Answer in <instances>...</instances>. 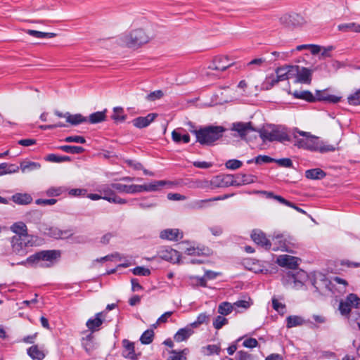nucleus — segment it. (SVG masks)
Here are the masks:
<instances>
[{"label":"nucleus","instance_id":"1","mask_svg":"<svg viewBox=\"0 0 360 360\" xmlns=\"http://www.w3.org/2000/svg\"><path fill=\"white\" fill-rule=\"evenodd\" d=\"M292 136L294 145L299 148L326 153L334 151L337 147L319 139L309 132L301 131L297 128L292 129Z\"/></svg>","mask_w":360,"mask_h":360},{"label":"nucleus","instance_id":"2","mask_svg":"<svg viewBox=\"0 0 360 360\" xmlns=\"http://www.w3.org/2000/svg\"><path fill=\"white\" fill-rule=\"evenodd\" d=\"M152 39L153 36L146 29L137 27L119 35L117 43L122 47L136 51L148 44Z\"/></svg>","mask_w":360,"mask_h":360},{"label":"nucleus","instance_id":"3","mask_svg":"<svg viewBox=\"0 0 360 360\" xmlns=\"http://www.w3.org/2000/svg\"><path fill=\"white\" fill-rule=\"evenodd\" d=\"M225 131V128L221 126H210L192 132L200 143L210 145L219 139Z\"/></svg>","mask_w":360,"mask_h":360},{"label":"nucleus","instance_id":"4","mask_svg":"<svg viewBox=\"0 0 360 360\" xmlns=\"http://www.w3.org/2000/svg\"><path fill=\"white\" fill-rule=\"evenodd\" d=\"M60 257V252L58 250H42L32 255H30L26 260L22 261L18 264L25 266L26 264H36L39 262H45V267L51 266L53 263Z\"/></svg>","mask_w":360,"mask_h":360},{"label":"nucleus","instance_id":"5","mask_svg":"<svg viewBox=\"0 0 360 360\" xmlns=\"http://www.w3.org/2000/svg\"><path fill=\"white\" fill-rule=\"evenodd\" d=\"M307 278V273L302 270H299L295 274L288 273L283 276L282 283L288 288L300 290L304 286Z\"/></svg>","mask_w":360,"mask_h":360},{"label":"nucleus","instance_id":"6","mask_svg":"<svg viewBox=\"0 0 360 360\" xmlns=\"http://www.w3.org/2000/svg\"><path fill=\"white\" fill-rule=\"evenodd\" d=\"M259 135L263 141H284L290 140L285 129L278 127L264 128L260 131Z\"/></svg>","mask_w":360,"mask_h":360},{"label":"nucleus","instance_id":"7","mask_svg":"<svg viewBox=\"0 0 360 360\" xmlns=\"http://www.w3.org/2000/svg\"><path fill=\"white\" fill-rule=\"evenodd\" d=\"M297 65H285L276 70V77L271 79V86H274L280 81H285L295 77L297 74Z\"/></svg>","mask_w":360,"mask_h":360},{"label":"nucleus","instance_id":"8","mask_svg":"<svg viewBox=\"0 0 360 360\" xmlns=\"http://www.w3.org/2000/svg\"><path fill=\"white\" fill-rule=\"evenodd\" d=\"M236 64L234 60L228 55H218L213 58L209 68L224 72Z\"/></svg>","mask_w":360,"mask_h":360},{"label":"nucleus","instance_id":"9","mask_svg":"<svg viewBox=\"0 0 360 360\" xmlns=\"http://www.w3.org/2000/svg\"><path fill=\"white\" fill-rule=\"evenodd\" d=\"M352 308L360 309V297L354 293L349 294L339 304V310L343 316H349Z\"/></svg>","mask_w":360,"mask_h":360},{"label":"nucleus","instance_id":"10","mask_svg":"<svg viewBox=\"0 0 360 360\" xmlns=\"http://www.w3.org/2000/svg\"><path fill=\"white\" fill-rule=\"evenodd\" d=\"M115 188L112 187V184L110 185H105L102 186L99 192L102 194V199L112 203L125 204L127 201L124 199L117 196L115 193Z\"/></svg>","mask_w":360,"mask_h":360},{"label":"nucleus","instance_id":"11","mask_svg":"<svg viewBox=\"0 0 360 360\" xmlns=\"http://www.w3.org/2000/svg\"><path fill=\"white\" fill-rule=\"evenodd\" d=\"M341 96L330 94L329 89L316 90L314 94L315 101H324L329 103H337L341 101Z\"/></svg>","mask_w":360,"mask_h":360},{"label":"nucleus","instance_id":"12","mask_svg":"<svg viewBox=\"0 0 360 360\" xmlns=\"http://www.w3.org/2000/svg\"><path fill=\"white\" fill-rule=\"evenodd\" d=\"M231 129L236 131L239 136L242 139H245V136L252 131H255V129L250 122H237L232 124Z\"/></svg>","mask_w":360,"mask_h":360},{"label":"nucleus","instance_id":"13","mask_svg":"<svg viewBox=\"0 0 360 360\" xmlns=\"http://www.w3.org/2000/svg\"><path fill=\"white\" fill-rule=\"evenodd\" d=\"M12 251L17 255L25 256L27 254V245L22 236H13L11 238Z\"/></svg>","mask_w":360,"mask_h":360},{"label":"nucleus","instance_id":"14","mask_svg":"<svg viewBox=\"0 0 360 360\" xmlns=\"http://www.w3.org/2000/svg\"><path fill=\"white\" fill-rule=\"evenodd\" d=\"M299 262V258L288 255H280L276 259V263L279 266L292 269L298 266Z\"/></svg>","mask_w":360,"mask_h":360},{"label":"nucleus","instance_id":"15","mask_svg":"<svg viewBox=\"0 0 360 360\" xmlns=\"http://www.w3.org/2000/svg\"><path fill=\"white\" fill-rule=\"evenodd\" d=\"M158 255L162 259L176 263L180 260V254L178 251L170 248H162L158 252Z\"/></svg>","mask_w":360,"mask_h":360},{"label":"nucleus","instance_id":"16","mask_svg":"<svg viewBox=\"0 0 360 360\" xmlns=\"http://www.w3.org/2000/svg\"><path fill=\"white\" fill-rule=\"evenodd\" d=\"M122 344L123 347L122 356L124 358L131 360L137 359L139 354H137L135 352L134 343L127 339H124L122 340Z\"/></svg>","mask_w":360,"mask_h":360},{"label":"nucleus","instance_id":"17","mask_svg":"<svg viewBox=\"0 0 360 360\" xmlns=\"http://www.w3.org/2000/svg\"><path fill=\"white\" fill-rule=\"evenodd\" d=\"M297 74H295L296 81L303 84H310L311 81L312 70L297 65Z\"/></svg>","mask_w":360,"mask_h":360},{"label":"nucleus","instance_id":"18","mask_svg":"<svg viewBox=\"0 0 360 360\" xmlns=\"http://www.w3.org/2000/svg\"><path fill=\"white\" fill-rule=\"evenodd\" d=\"M157 117V113H149L145 117H138L132 120V124L136 128H144L152 123Z\"/></svg>","mask_w":360,"mask_h":360},{"label":"nucleus","instance_id":"19","mask_svg":"<svg viewBox=\"0 0 360 360\" xmlns=\"http://www.w3.org/2000/svg\"><path fill=\"white\" fill-rule=\"evenodd\" d=\"M251 238L255 243L265 249H269L271 246V243L266 238L265 234L259 230L253 231Z\"/></svg>","mask_w":360,"mask_h":360},{"label":"nucleus","instance_id":"20","mask_svg":"<svg viewBox=\"0 0 360 360\" xmlns=\"http://www.w3.org/2000/svg\"><path fill=\"white\" fill-rule=\"evenodd\" d=\"M274 245V250H281L285 252H291L290 243L283 235H278L272 238L271 244Z\"/></svg>","mask_w":360,"mask_h":360},{"label":"nucleus","instance_id":"21","mask_svg":"<svg viewBox=\"0 0 360 360\" xmlns=\"http://www.w3.org/2000/svg\"><path fill=\"white\" fill-rule=\"evenodd\" d=\"M160 236L162 239L178 240L183 238V233L177 229H165L161 231Z\"/></svg>","mask_w":360,"mask_h":360},{"label":"nucleus","instance_id":"22","mask_svg":"<svg viewBox=\"0 0 360 360\" xmlns=\"http://www.w3.org/2000/svg\"><path fill=\"white\" fill-rule=\"evenodd\" d=\"M27 352L33 360H43L46 354L43 348L39 347L37 345H34L29 347Z\"/></svg>","mask_w":360,"mask_h":360},{"label":"nucleus","instance_id":"23","mask_svg":"<svg viewBox=\"0 0 360 360\" xmlns=\"http://www.w3.org/2000/svg\"><path fill=\"white\" fill-rule=\"evenodd\" d=\"M104 316L102 312L97 313L94 319H90L86 322V327L92 332L98 330L102 325Z\"/></svg>","mask_w":360,"mask_h":360},{"label":"nucleus","instance_id":"24","mask_svg":"<svg viewBox=\"0 0 360 360\" xmlns=\"http://www.w3.org/2000/svg\"><path fill=\"white\" fill-rule=\"evenodd\" d=\"M112 187L120 193H139V185L131 184V185H125L120 183L112 184Z\"/></svg>","mask_w":360,"mask_h":360},{"label":"nucleus","instance_id":"25","mask_svg":"<svg viewBox=\"0 0 360 360\" xmlns=\"http://www.w3.org/2000/svg\"><path fill=\"white\" fill-rule=\"evenodd\" d=\"M184 129L178 128L172 131V139L174 142L176 143H187L190 141V136L188 134H183Z\"/></svg>","mask_w":360,"mask_h":360},{"label":"nucleus","instance_id":"26","mask_svg":"<svg viewBox=\"0 0 360 360\" xmlns=\"http://www.w3.org/2000/svg\"><path fill=\"white\" fill-rule=\"evenodd\" d=\"M192 328L190 324L184 328L179 329L174 335V340L179 342L187 340L193 333Z\"/></svg>","mask_w":360,"mask_h":360},{"label":"nucleus","instance_id":"27","mask_svg":"<svg viewBox=\"0 0 360 360\" xmlns=\"http://www.w3.org/2000/svg\"><path fill=\"white\" fill-rule=\"evenodd\" d=\"M11 199L15 203L22 205L30 204L32 201V196L28 193H15Z\"/></svg>","mask_w":360,"mask_h":360},{"label":"nucleus","instance_id":"28","mask_svg":"<svg viewBox=\"0 0 360 360\" xmlns=\"http://www.w3.org/2000/svg\"><path fill=\"white\" fill-rule=\"evenodd\" d=\"M291 94L295 98L302 99L308 102H314V94L307 90H296Z\"/></svg>","mask_w":360,"mask_h":360},{"label":"nucleus","instance_id":"29","mask_svg":"<svg viewBox=\"0 0 360 360\" xmlns=\"http://www.w3.org/2000/svg\"><path fill=\"white\" fill-rule=\"evenodd\" d=\"M66 122L72 125H77L87 122V119L81 114L72 115L70 112L65 113Z\"/></svg>","mask_w":360,"mask_h":360},{"label":"nucleus","instance_id":"30","mask_svg":"<svg viewBox=\"0 0 360 360\" xmlns=\"http://www.w3.org/2000/svg\"><path fill=\"white\" fill-rule=\"evenodd\" d=\"M110 117L115 122H123L127 119V115L123 108L115 107Z\"/></svg>","mask_w":360,"mask_h":360},{"label":"nucleus","instance_id":"31","mask_svg":"<svg viewBox=\"0 0 360 360\" xmlns=\"http://www.w3.org/2000/svg\"><path fill=\"white\" fill-rule=\"evenodd\" d=\"M11 231L15 233L16 236H23L27 233V227L26 224L22 221H18L14 223L11 227Z\"/></svg>","mask_w":360,"mask_h":360},{"label":"nucleus","instance_id":"32","mask_svg":"<svg viewBox=\"0 0 360 360\" xmlns=\"http://www.w3.org/2000/svg\"><path fill=\"white\" fill-rule=\"evenodd\" d=\"M166 184L165 181H155L149 184L146 185H139V193L142 191H157L160 187L163 186Z\"/></svg>","mask_w":360,"mask_h":360},{"label":"nucleus","instance_id":"33","mask_svg":"<svg viewBox=\"0 0 360 360\" xmlns=\"http://www.w3.org/2000/svg\"><path fill=\"white\" fill-rule=\"evenodd\" d=\"M326 173L319 168L308 169L305 172V176L309 179H321L325 177Z\"/></svg>","mask_w":360,"mask_h":360},{"label":"nucleus","instance_id":"34","mask_svg":"<svg viewBox=\"0 0 360 360\" xmlns=\"http://www.w3.org/2000/svg\"><path fill=\"white\" fill-rule=\"evenodd\" d=\"M338 30L342 32H353L360 33V24L356 22H348L340 24L338 27Z\"/></svg>","mask_w":360,"mask_h":360},{"label":"nucleus","instance_id":"35","mask_svg":"<svg viewBox=\"0 0 360 360\" xmlns=\"http://www.w3.org/2000/svg\"><path fill=\"white\" fill-rule=\"evenodd\" d=\"M189 352L188 349L186 348L180 352L172 350L167 360H187V355Z\"/></svg>","mask_w":360,"mask_h":360},{"label":"nucleus","instance_id":"36","mask_svg":"<svg viewBox=\"0 0 360 360\" xmlns=\"http://www.w3.org/2000/svg\"><path fill=\"white\" fill-rule=\"evenodd\" d=\"M287 328H291L296 326H302L304 323V320L300 316H289L286 319Z\"/></svg>","mask_w":360,"mask_h":360},{"label":"nucleus","instance_id":"37","mask_svg":"<svg viewBox=\"0 0 360 360\" xmlns=\"http://www.w3.org/2000/svg\"><path fill=\"white\" fill-rule=\"evenodd\" d=\"M22 238L24 239L25 244L27 248L37 246L41 243V240L39 237L34 235H29L27 233L26 235L22 236Z\"/></svg>","mask_w":360,"mask_h":360},{"label":"nucleus","instance_id":"38","mask_svg":"<svg viewBox=\"0 0 360 360\" xmlns=\"http://www.w3.org/2000/svg\"><path fill=\"white\" fill-rule=\"evenodd\" d=\"M106 112L107 110H104L103 111L92 113L89 116V122L91 124H96L104 121L106 117Z\"/></svg>","mask_w":360,"mask_h":360},{"label":"nucleus","instance_id":"39","mask_svg":"<svg viewBox=\"0 0 360 360\" xmlns=\"http://www.w3.org/2000/svg\"><path fill=\"white\" fill-rule=\"evenodd\" d=\"M292 28L304 25L307 21L305 18L298 13H291Z\"/></svg>","mask_w":360,"mask_h":360},{"label":"nucleus","instance_id":"40","mask_svg":"<svg viewBox=\"0 0 360 360\" xmlns=\"http://www.w3.org/2000/svg\"><path fill=\"white\" fill-rule=\"evenodd\" d=\"M27 34L29 35L33 36L36 38L39 39H43V38H53L56 34L55 33H50V32H43L37 30H27L25 31Z\"/></svg>","mask_w":360,"mask_h":360},{"label":"nucleus","instance_id":"41","mask_svg":"<svg viewBox=\"0 0 360 360\" xmlns=\"http://www.w3.org/2000/svg\"><path fill=\"white\" fill-rule=\"evenodd\" d=\"M46 233L55 238H63L68 235V231H63L57 227H50Z\"/></svg>","mask_w":360,"mask_h":360},{"label":"nucleus","instance_id":"42","mask_svg":"<svg viewBox=\"0 0 360 360\" xmlns=\"http://www.w3.org/2000/svg\"><path fill=\"white\" fill-rule=\"evenodd\" d=\"M266 60L264 58H254L246 64V67L250 70H257L264 65Z\"/></svg>","mask_w":360,"mask_h":360},{"label":"nucleus","instance_id":"43","mask_svg":"<svg viewBox=\"0 0 360 360\" xmlns=\"http://www.w3.org/2000/svg\"><path fill=\"white\" fill-rule=\"evenodd\" d=\"M233 310H234V306L228 302L221 303L218 308V312L224 316L229 314Z\"/></svg>","mask_w":360,"mask_h":360},{"label":"nucleus","instance_id":"44","mask_svg":"<svg viewBox=\"0 0 360 360\" xmlns=\"http://www.w3.org/2000/svg\"><path fill=\"white\" fill-rule=\"evenodd\" d=\"M0 169L4 170L2 172H0V175H3L6 174L18 172L19 170V167L15 165H8L6 163H1L0 164Z\"/></svg>","mask_w":360,"mask_h":360},{"label":"nucleus","instance_id":"45","mask_svg":"<svg viewBox=\"0 0 360 360\" xmlns=\"http://www.w3.org/2000/svg\"><path fill=\"white\" fill-rule=\"evenodd\" d=\"M40 167V164L34 162H22L20 163V169L22 172L39 169Z\"/></svg>","mask_w":360,"mask_h":360},{"label":"nucleus","instance_id":"46","mask_svg":"<svg viewBox=\"0 0 360 360\" xmlns=\"http://www.w3.org/2000/svg\"><path fill=\"white\" fill-rule=\"evenodd\" d=\"M309 50L312 54L315 55L321 51V46L314 44H303L296 47L297 51Z\"/></svg>","mask_w":360,"mask_h":360},{"label":"nucleus","instance_id":"47","mask_svg":"<svg viewBox=\"0 0 360 360\" xmlns=\"http://www.w3.org/2000/svg\"><path fill=\"white\" fill-rule=\"evenodd\" d=\"M225 198H226V197L224 196V197H218V198H210V199H206V200H196V201L193 202L192 207L195 208V209H202V208H203L205 206V204L207 202H211V201H214V200H224Z\"/></svg>","mask_w":360,"mask_h":360},{"label":"nucleus","instance_id":"48","mask_svg":"<svg viewBox=\"0 0 360 360\" xmlns=\"http://www.w3.org/2000/svg\"><path fill=\"white\" fill-rule=\"evenodd\" d=\"M347 101L352 105H360V89L348 96Z\"/></svg>","mask_w":360,"mask_h":360},{"label":"nucleus","instance_id":"49","mask_svg":"<svg viewBox=\"0 0 360 360\" xmlns=\"http://www.w3.org/2000/svg\"><path fill=\"white\" fill-rule=\"evenodd\" d=\"M252 304V302L250 298L244 300H238L233 304L234 306V310L241 308L243 310L248 309Z\"/></svg>","mask_w":360,"mask_h":360},{"label":"nucleus","instance_id":"50","mask_svg":"<svg viewBox=\"0 0 360 360\" xmlns=\"http://www.w3.org/2000/svg\"><path fill=\"white\" fill-rule=\"evenodd\" d=\"M60 149L66 153L72 154L82 153L84 150L82 147L75 146H63L60 147Z\"/></svg>","mask_w":360,"mask_h":360},{"label":"nucleus","instance_id":"51","mask_svg":"<svg viewBox=\"0 0 360 360\" xmlns=\"http://www.w3.org/2000/svg\"><path fill=\"white\" fill-rule=\"evenodd\" d=\"M320 283L318 282L317 281V278H316L313 283V285H314V287L316 288V289L318 290V291H323V288H326L328 287V281L325 278V277L322 275H320Z\"/></svg>","mask_w":360,"mask_h":360},{"label":"nucleus","instance_id":"52","mask_svg":"<svg viewBox=\"0 0 360 360\" xmlns=\"http://www.w3.org/2000/svg\"><path fill=\"white\" fill-rule=\"evenodd\" d=\"M46 161L53 162H61L70 161V158L68 156H58L55 154H49L45 158Z\"/></svg>","mask_w":360,"mask_h":360},{"label":"nucleus","instance_id":"53","mask_svg":"<svg viewBox=\"0 0 360 360\" xmlns=\"http://www.w3.org/2000/svg\"><path fill=\"white\" fill-rule=\"evenodd\" d=\"M209 321V316L205 313L200 314L197 318V320L193 323H191V326L193 328H198L201 324L207 323Z\"/></svg>","mask_w":360,"mask_h":360},{"label":"nucleus","instance_id":"54","mask_svg":"<svg viewBox=\"0 0 360 360\" xmlns=\"http://www.w3.org/2000/svg\"><path fill=\"white\" fill-rule=\"evenodd\" d=\"M154 336V332L152 330H146L142 335L141 336L140 340L143 344H150L153 340Z\"/></svg>","mask_w":360,"mask_h":360},{"label":"nucleus","instance_id":"55","mask_svg":"<svg viewBox=\"0 0 360 360\" xmlns=\"http://www.w3.org/2000/svg\"><path fill=\"white\" fill-rule=\"evenodd\" d=\"M279 22L288 28H292L291 21V13L282 14L278 18Z\"/></svg>","mask_w":360,"mask_h":360},{"label":"nucleus","instance_id":"56","mask_svg":"<svg viewBox=\"0 0 360 360\" xmlns=\"http://www.w3.org/2000/svg\"><path fill=\"white\" fill-rule=\"evenodd\" d=\"M220 351L219 347L216 345H210L202 348V352L205 355H212L213 354H219Z\"/></svg>","mask_w":360,"mask_h":360},{"label":"nucleus","instance_id":"57","mask_svg":"<svg viewBox=\"0 0 360 360\" xmlns=\"http://www.w3.org/2000/svg\"><path fill=\"white\" fill-rule=\"evenodd\" d=\"M272 306L273 308L281 314H283L285 313V305L279 302L277 299L274 298L272 300Z\"/></svg>","mask_w":360,"mask_h":360},{"label":"nucleus","instance_id":"58","mask_svg":"<svg viewBox=\"0 0 360 360\" xmlns=\"http://www.w3.org/2000/svg\"><path fill=\"white\" fill-rule=\"evenodd\" d=\"M64 191L62 187H51L46 191L48 196H58Z\"/></svg>","mask_w":360,"mask_h":360},{"label":"nucleus","instance_id":"59","mask_svg":"<svg viewBox=\"0 0 360 360\" xmlns=\"http://www.w3.org/2000/svg\"><path fill=\"white\" fill-rule=\"evenodd\" d=\"M164 96V93L161 90L155 91L151 92L150 94L147 96V100L149 101H155L156 100L160 99Z\"/></svg>","mask_w":360,"mask_h":360},{"label":"nucleus","instance_id":"60","mask_svg":"<svg viewBox=\"0 0 360 360\" xmlns=\"http://www.w3.org/2000/svg\"><path fill=\"white\" fill-rule=\"evenodd\" d=\"M228 321L226 318L221 316H218L213 322V326L216 329H220L223 326L226 325Z\"/></svg>","mask_w":360,"mask_h":360},{"label":"nucleus","instance_id":"61","mask_svg":"<svg viewBox=\"0 0 360 360\" xmlns=\"http://www.w3.org/2000/svg\"><path fill=\"white\" fill-rule=\"evenodd\" d=\"M242 166V162L238 160H229L226 162V167L230 169H236Z\"/></svg>","mask_w":360,"mask_h":360},{"label":"nucleus","instance_id":"62","mask_svg":"<svg viewBox=\"0 0 360 360\" xmlns=\"http://www.w3.org/2000/svg\"><path fill=\"white\" fill-rule=\"evenodd\" d=\"M133 274L139 276H148L150 274V271L144 267L137 266L133 269Z\"/></svg>","mask_w":360,"mask_h":360},{"label":"nucleus","instance_id":"63","mask_svg":"<svg viewBox=\"0 0 360 360\" xmlns=\"http://www.w3.org/2000/svg\"><path fill=\"white\" fill-rule=\"evenodd\" d=\"M274 161V159L267 155H259L255 158V162L257 164L269 163Z\"/></svg>","mask_w":360,"mask_h":360},{"label":"nucleus","instance_id":"64","mask_svg":"<svg viewBox=\"0 0 360 360\" xmlns=\"http://www.w3.org/2000/svg\"><path fill=\"white\" fill-rule=\"evenodd\" d=\"M238 360H253V357L251 354L247 352L240 351L237 353Z\"/></svg>","mask_w":360,"mask_h":360}]
</instances>
